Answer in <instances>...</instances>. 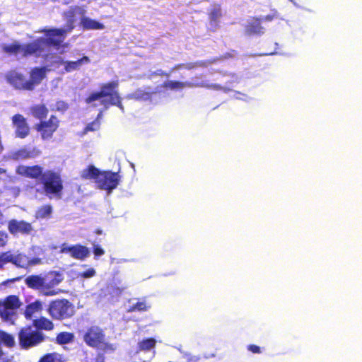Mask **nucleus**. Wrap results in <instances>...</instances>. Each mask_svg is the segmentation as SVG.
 Instances as JSON below:
<instances>
[{
    "label": "nucleus",
    "instance_id": "5",
    "mask_svg": "<svg viewBox=\"0 0 362 362\" xmlns=\"http://www.w3.org/2000/svg\"><path fill=\"white\" fill-rule=\"evenodd\" d=\"M49 313L57 320L66 318L74 314V306L67 300H57L52 301L49 306Z\"/></svg>",
    "mask_w": 362,
    "mask_h": 362
},
{
    "label": "nucleus",
    "instance_id": "36",
    "mask_svg": "<svg viewBox=\"0 0 362 362\" xmlns=\"http://www.w3.org/2000/svg\"><path fill=\"white\" fill-rule=\"evenodd\" d=\"M12 258V253L6 252L0 255V267H2L5 264L11 262Z\"/></svg>",
    "mask_w": 362,
    "mask_h": 362
},
{
    "label": "nucleus",
    "instance_id": "21",
    "mask_svg": "<svg viewBox=\"0 0 362 362\" xmlns=\"http://www.w3.org/2000/svg\"><path fill=\"white\" fill-rule=\"evenodd\" d=\"M42 308V303L36 300L29 304L25 309V316L27 318H32L35 314L39 313Z\"/></svg>",
    "mask_w": 362,
    "mask_h": 362
},
{
    "label": "nucleus",
    "instance_id": "14",
    "mask_svg": "<svg viewBox=\"0 0 362 362\" xmlns=\"http://www.w3.org/2000/svg\"><path fill=\"white\" fill-rule=\"evenodd\" d=\"M165 86L166 88L173 90H180L185 88L209 87V86L203 81H199L197 78L186 82L169 81L165 83Z\"/></svg>",
    "mask_w": 362,
    "mask_h": 362
},
{
    "label": "nucleus",
    "instance_id": "10",
    "mask_svg": "<svg viewBox=\"0 0 362 362\" xmlns=\"http://www.w3.org/2000/svg\"><path fill=\"white\" fill-rule=\"evenodd\" d=\"M61 252L69 254L73 258L83 260L88 257L90 255L89 250L83 245H70L69 244H63L61 247Z\"/></svg>",
    "mask_w": 362,
    "mask_h": 362
},
{
    "label": "nucleus",
    "instance_id": "3",
    "mask_svg": "<svg viewBox=\"0 0 362 362\" xmlns=\"http://www.w3.org/2000/svg\"><path fill=\"white\" fill-rule=\"evenodd\" d=\"M117 86V83L115 82L104 86L100 92L94 93L87 98L86 103L94 107L103 105L104 108H107L110 104L117 105L122 109L119 97L115 90Z\"/></svg>",
    "mask_w": 362,
    "mask_h": 362
},
{
    "label": "nucleus",
    "instance_id": "13",
    "mask_svg": "<svg viewBox=\"0 0 362 362\" xmlns=\"http://www.w3.org/2000/svg\"><path fill=\"white\" fill-rule=\"evenodd\" d=\"M11 262L19 267L28 268L30 267L40 264L41 263V259L38 257L29 258L21 253H15L12 254Z\"/></svg>",
    "mask_w": 362,
    "mask_h": 362
},
{
    "label": "nucleus",
    "instance_id": "34",
    "mask_svg": "<svg viewBox=\"0 0 362 362\" xmlns=\"http://www.w3.org/2000/svg\"><path fill=\"white\" fill-rule=\"evenodd\" d=\"M247 32L249 35L252 34H260L263 33L262 28L260 24H248L247 26Z\"/></svg>",
    "mask_w": 362,
    "mask_h": 362
},
{
    "label": "nucleus",
    "instance_id": "28",
    "mask_svg": "<svg viewBox=\"0 0 362 362\" xmlns=\"http://www.w3.org/2000/svg\"><path fill=\"white\" fill-rule=\"evenodd\" d=\"M130 305L128 308V311L133 312L136 310L139 311H144L146 310L149 306L146 305L145 301H137L136 303L134 302V300L129 301Z\"/></svg>",
    "mask_w": 362,
    "mask_h": 362
},
{
    "label": "nucleus",
    "instance_id": "12",
    "mask_svg": "<svg viewBox=\"0 0 362 362\" xmlns=\"http://www.w3.org/2000/svg\"><path fill=\"white\" fill-rule=\"evenodd\" d=\"M8 228L9 232L14 235H29L33 230L31 223L16 219H12L8 222Z\"/></svg>",
    "mask_w": 362,
    "mask_h": 362
},
{
    "label": "nucleus",
    "instance_id": "41",
    "mask_svg": "<svg viewBox=\"0 0 362 362\" xmlns=\"http://www.w3.org/2000/svg\"><path fill=\"white\" fill-rule=\"evenodd\" d=\"M7 241V235L4 233H0V247L6 244Z\"/></svg>",
    "mask_w": 362,
    "mask_h": 362
},
{
    "label": "nucleus",
    "instance_id": "19",
    "mask_svg": "<svg viewBox=\"0 0 362 362\" xmlns=\"http://www.w3.org/2000/svg\"><path fill=\"white\" fill-rule=\"evenodd\" d=\"M88 59L86 57L76 62H64L61 57H58L56 61L57 63L64 65V69L66 72H71L78 70L83 64L88 63Z\"/></svg>",
    "mask_w": 362,
    "mask_h": 362
},
{
    "label": "nucleus",
    "instance_id": "18",
    "mask_svg": "<svg viewBox=\"0 0 362 362\" xmlns=\"http://www.w3.org/2000/svg\"><path fill=\"white\" fill-rule=\"evenodd\" d=\"M48 71H49V69L47 67L35 68L31 71L28 83L32 86V89L45 78Z\"/></svg>",
    "mask_w": 362,
    "mask_h": 362
},
{
    "label": "nucleus",
    "instance_id": "7",
    "mask_svg": "<svg viewBox=\"0 0 362 362\" xmlns=\"http://www.w3.org/2000/svg\"><path fill=\"white\" fill-rule=\"evenodd\" d=\"M59 123L58 119L52 116L47 121L41 122L36 125L35 129L40 133L42 139H48L52 136L53 133L57 129Z\"/></svg>",
    "mask_w": 362,
    "mask_h": 362
},
{
    "label": "nucleus",
    "instance_id": "30",
    "mask_svg": "<svg viewBox=\"0 0 362 362\" xmlns=\"http://www.w3.org/2000/svg\"><path fill=\"white\" fill-rule=\"evenodd\" d=\"M52 214V207L49 205L44 206L39 209L35 214L37 218H47Z\"/></svg>",
    "mask_w": 362,
    "mask_h": 362
},
{
    "label": "nucleus",
    "instance_id": "38",
    "mask_svg": "<svg viewBox=\"0 0 362 362\" xmlns=\"http://www.w3.org/2000/svg\"><path fill=\"white\" fill-rule=\"evenodd\" d=\"M95 275V270L93 268H89L80 274L83 278H90Z\"/></svg>",
    "mask_w": 362,
    "mask_h": 362
},
{
    "label": "nucleus",
    "instance_id": "39",
    "mask_svg": "<svg viewBox=\"0 0 362 362\" xmlns=\"http://www.w3.org/2000/svg\"><path fill=\"white\" fill-rule=\"evenodd\" d=\"M93 253L95 256L100 257L104 255L105 251L103 248H101L99 245L94 244L93 245Z\"/></svg>",
    "mask_w": 362,
    "mask_h": 362
},
{
    "label": "nucleus",
    "instance_id": "32",
    "mask_svg": "<svg viewBox=\"0 0 362 362\" xmlns=\"http://www.w3.org/2000/svg\"><path fill=\"white\" fill-rule=\"evenodd\" d=\"M39 362H64L60 354L57 353L49 354L42 357Z\"/></svg>",
    "mask_w": 362,
    "mask_h": 362
},
{
    "label": "nucleus",
    "instance_id": "26",
    "mask_svg": "<svg viewBox=\"0 0 362 362\" xmlns=\"http://www.w3.org/2000/svg\"><path fill=\"white\" fill-rule=\"evenodd\" d=\"M0 343L4 344L8 348H11L16 344L15 338L13 335L6 332L0 331Z\"/></svg>",
    "mask_w": 362,
    "mask_h": 362
},
{
    "label": "nucleus",
    "instance_id": "45",
    "mask_svg": "<svg viewBox=\"0 0 362 362\" xmlns=\"http://www.w3.org/2000/svg\"><path fill=\"white\" fill-rule=\"evenodd\" d=\"M197 360H198V358H196V357H193V358H192L190 359V362H197Z\"/></svg>",
    "mask_w": 362,
    "mask_h": 362
},
{
    "label": "nucleus",
    "instance_id": "8",
    "mask_svg": "<svg viewBox=\"0 0 362 362\" xmlns=\"http://www.w3.org/2000/svg\"><path fill=\"white\" fill-rule=\"evenodd\" d=\"M86 11L80 6H73L69 11L64 13V19L67 23H97L85 16Z\"/></svg>",
    "mask_w": 362,
    "mask_h": 362
},
{
    "label": "nucleus",
    "instance_id": "46",
    "mask_svg": "<svg viewBox=\"0 0 362 362\" xmlns=\"http://www.w3.org/2000/svg\"><path fill=\"white\" fill-rule=\"evenodd\" d=\"M96 362H103V361L100 358H98Z\"/></svg>",
    "mask_w": 362,
    "mask_h": 362
},
{
    "label": "nucleus",
    "instance_id": "20",
    "mask_svg": "<svg viewBox=\"0 0 362 362\" xmlns=\"http://www.w3.org/2000/svg\"><path fill=\"white\" fill-rule=\"evenodd\" d=\"M0 316L4 321L13 324L16 319V310L5 305H0Z\"/></svg>",
    "mask_w": 362,
    "mask_h": 362
},
{
    "label": "nucleus",
    "instance_id": "31",
    "mask_svg": "<svg viewBox=\"0 0 362 362\" xmlns=\"http://www.w3.org/2000/svg\"><path fill=\"white\" fill-rule=\"evenodd\" d=\"M74 334L70 332H62L57 337V341L60 344H66L73 341Z\"/></svg>",
    "mask_w": 362,
    "mask_h": 362
},
{
    "label": "nucleus",
    "instance_id": "17",
    "mask_svg": "<svg viewBox=\"0 0 362 362\" xmlns=\"http://www.w3.org/2000/svg\"><path fill=\"white\" fill-rule=\"evenodd\" d=\"M16 173L18 175L31 178H36L43 174L42 168L38 165L32 167L20 165L16 169Z\"/></svg>",
    "mask_w": 362,
    "mask_h": 362
},
{
    "label": "nucleus",
    "instance_id": "6",
    "mask_svg": "<svg viewBox=\"0 0 362 362\" xmlns=\"http://www.w3.org/2000/svg\"><path fill=\"white\" fill-rule=\"evenodd\" d=\"M44 339L42 334L32 327L23 329L19 334L20 344L23 348L35 346Z\"/></svg>",
    "mask_w": 362,
    "mask_h": 362
},
{
    "label": "nucleus",
    "instance_id": "37",
    "mask_svg": "<svg viewBox=\"0 0 362 362\" xmlns=\"http://www.w3.org/2000/svg\"><path fill=\"white\" fill-rule=\"evenodd\" d=\"M100 123L98 120L94 121L91 124H89L85 129V132L95 131L99 129Z\"/></svg>",
    "mask_w": 362,
    "mask_h": 362
},
{
    "label": "nucleus",
    "instance_id": "4",
    "mask_svg": "<svg viewBox=\"0 0 362 362\" xmlns=\"http://www.w3.org/2000/svg\"><path fill=\"white\" fill-rule=\"evenodd\" d=\"M40 180L44 192L48 196L59 195L63 188L60 176L52 171L44 173Z\"/></svg>",
    "mask_w": 362,
    "mask_h": 362
},
{
    "label": "nucleus",
    "instance_id": "2",
    "mask_svg": "<svg viewBox=\"0 0 362 362\" xmlns=\"http://www.w3.org/2000/svg\"><path fill=\"white\" fill-rule=\"evenodd\" d=\"M62 280L60 275L51 273L44 277L37 275L29 276L25 279V284L31 288L39 290L44 296H53L58 293V291L54 287Z\"/></svg>",
    "mask_w": 362,
    "mask_h": 362
},
{
    "label": "nucleus",
    "instance_id": "40",
    "mask_svg": "<svg viewBox=\"0 0 362 362\" xmlns=\"http://www.w3.org/2000/svg\"><path fill=\"white\" fill-rule=\"evenodd\" d=\"M84 25V28L86 29H94V30H100V29H103L104 27H103V24H99V23H97V24H83Z\"/></svg>",
    "mask_w": 362,
    "mask_h": 362
},
{
    "label": "nucleus",
    "instance_id": "29",
    "mask_svg": "<svg viewBox=\"0 0 362 362\" xmlns=\"http://www.w3.org/2000/svg\"><path fill=\"white\" fill-rule=\"evenodd\" d=\"M48 113V110L43 105H39L33 108V114L39 119L45 117Z\"/></svg>",
    "mask_w": 362,
    "mask_h": 362
},
{
    "label": "nucleus",
    "instance_id": "1",
    "mask_svg": "<svg viewBox=\"0 0 362 362\" xmlns=\"http://www.w3.org/2000/svg\"><path fill=\"white\" fill-rule=\"evenodd\" d=\"M66 33L61 30H49L44 33V37H40L36 42L27 45H20L16 43L6 46L4 50L6 52L14 53L21 56L35 54L36 56H47L51 52L52 47L58 53L63 54L66 52L67 44L61 43L65 38Z\"/></svg>",
    "mask_w": 362,
    "mask_h": 362
},
{
    "label": "nucleus",
    "instance_id": "47",
    "mask_svg": "<svg viewBox=\"0 0 362 362\" xmlns=\"http://www.w3.org/2000/svg\"><path fill=\"white\" fill-rule=\"evenodd\" d=\"M4 173H5L4 170L0 169V174Z\"/></svg>",
    "mask_w": 362,
    "mask_h": 362
},
{
    "label": "nucleus",
    "instance_id": "43",
    "mask_svg": "<svg viewBox=\"0 0 362 362\" xmlns=\"http://www.w3.org/2000/svg\"><path fill=\"white\" fill-rule=\"evenodd\" d=\"M59 106H58V110H60V109H63L65 106V105L64 104V103H59Z\"/></svg>",
    "mask_w": 362,
    "mask_h": 362
},
{
    "label": "nucleus",
    "instance_id": "25",
    "mask_svg": "<svg viewBox=\"0 0 362 362\" xmlns=\"http://www.w3.org/2000/svg\"><path fill=\"white\" fill-rule=\"evenodd\" d=\"M223 16L221 6L219 4L214 5L209 12V17L211 21H218Z\"/></svg>",
    "mask_w": 362,
    "mask_h": 362
},
{
    "label": "nucleus",
    "instance_id": "24",
    "mask_svg": "<svg viewBox=\"0 0 362 362\" xmlns=\"http://www.w3.org/2000/svg\"><path fill=\"white\" fill-rule=\"evenodd\" d=\"M156 341L153 338L143 339L138 343L139 351H148L153 349L156 346Z\"/></svg>",
    "mask_w": 362,
    "mask_h": 362
},
{
    "label": "nucleus",
    "instance_id": "11",
    "mask_svg": "<svg viewBox=\"0 0 362 362\" xmlns=\"http://www.w3.org/2000/svg\"><path fill=\"white\" fill-rule=\"evenodd\" d=\"M84 340L90 346L103 348L105 346L104 343V335L102 331L98 327L90 328L84 336Z\"/></svg>",
    "mask_w": 362,
    "mask_h": 362
},
{
    "label": "nucleus",
    "instance_id": "35",
    "mask_svg": "<svg viewBox=\"0 0 362 362\" xmlns=\"http://www.w3.org/2000/svg\"><path fill=\"white\" fill-rule=\"evenodd\" d=\"M33 156L32 152L28 151L25 149H22L13 154V158L15 159H25Z\"/></svg>",
    "mask_w": 362,
    "mask_h": 362
},
{
    "label": "nucleus",
    "instance_id": "42",
    "mask_svg": "<svg viewBox=\"0 0 362 362\" xmlns=\"http://www.w3.org/2000/svg\"><path fill=\"white\" fill-rule=\"evenodd\" d=\"M248 349L253 352V353H259V347L255 345H250L248 347Z\"/></svg>",
    "mask_w": 362,
    "mask_h": 362
},
{
    "label": "nucleus",
    "instance_id": "44",
    "mask_svg": "<svg viewBox=\"0 0 362 362\" xmlns=\"http://www.w3.org/2000/svg\"><path fill=\"white\" fill-rule=\"evenodd\" d=\"M265 20H267V21H272V20H274V18H273V16H267L265 17Z\"/></svg>",
    "mask_w": 362,
    "mask_h": 362
},
{
    "label": "nucleus",
    "instance_id": "23",
    "mask_svg": "<svg viewBox=\"0 0 362 362\" xmlns=\"http://www.w3.org/2000/svg\"><path fill=\"white\" fill-rule=\"evenodd\" d=\"M21 304L19 298L16 296H10L4 301L0 302V305H5L15 310H17V309L21 306Z\"/></svg>",
    "mask_w": 362,
    "mask_h": 362
},
{
    "label": "nucleus",
    "instance_id": "22",
    "mask_svg": "<svg viewBox=\"0 0 362 362\" xmlns=\"http://www.w3.org/2000/svg\"><path fill=\"white\" fill-rule=\"evenodd\" d=\"M100 173L101 172H100L97 168L90 165L82 171L81 177L86 179H94L97 182L98 176Z\"/></svg>",
    "mask_w": 362,
    "mask_h": 362
},
{
    "label": "nucleus",
    "instance_id": "48",
    "mask_svg": "<svg viewBox=\"0 0 362 362\" xmlns=\"http://www.w3.org/2000/svg\"><path fill=\"white\" fill-rule=\"evenodd\" d=\"M101 115V111L100 112V113L98 114V117H100Z\"/></svg>",
    "mask_w": 362,
    "mask_h": 362
},
{
    "label": "nucleus",
    "instance_id": "27",
    "mask_svg": "<svg viewBox=\"0 0 362 362\" xmlns=\"http://www.w3.org/2000/svg\"><path fill=\"white\" fill-rule=\"evenodd\" d=\"M34 325L37 328L45 330H52L54 327L53 323L45 317L34 320Z\"/></svg>",
    "mask_w": 362,
    "mask_h": 362
},
{
    "label": "nucleus",
    "instance_id": "33",
    "mask_svg": "<svg viewBox=\"0 0 362 362\" xmlns=\"http://www.w3.org/2000/svg\"><path fill=\"white\" fill-rule=\"evenodd\" d=\"M152 92L146 91L141 89L137 90L135 93H134L130 98L140 99V100H147L150 98L151 94Z\"/></svg>",
    "mask_w": 362,
    "mask_h": 362
},
{
    "label": "nucleus",
    "instance_id": "15",
    "mask_svg": "<svg viewBox=\"0 0 362 362\" xmlns=\"http://www.w3.org/2000/svg\"><path fill=\"white\" fill-rule=\"evenodd\" d=\"M13 127L16 128L17 136L21 138L25 137L29 133V127L25 117L21 115H15L12 117Z\"/></svg>",
    "mask_w": 362,
    "mask_h": 362
},
{
    "label": "nucleus",
    "instance_id": "16",
    "mask_svg": "<svg viewBox=\"0 0 362 362\" xmlns=\"http://www.w3.org/2000/svg\"><path fill=\"white\" fill-rule=\"evenodd\" d=\"M8 81L17 88H23L27 90H32V86L25 80L24 77L16 72H11L7 76Z\"/></svg>",
    "mask_w": 362,
    "mask_h": 362
},
{
    "label": "nucleus",
    "instance_id": "9",
    "mask_svg": "<svg viewBox=\"0 0 362 362\" xmlns=\"http://www.w3.org/2000/svg\"><path fill=\"white\" fill-rule=\"evenodd\" d=\"M118 175L111 172H103L98 176L97 181L98 186L110 193L118 185Z\"/></svg>",
    "mask_w": 362,
    "mask_h": 362
}]
</instances>
